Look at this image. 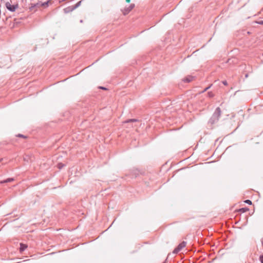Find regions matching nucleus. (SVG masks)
Returning <instances> with one entry per match:
<instances>
[{
	"label": "nucleus",
	"mask_w": 263,
	"mask_h": 263,
	"mask_svg": "<svg viewBox=\"0 0 263 263\" xmlns=\"http://www.w3.org/2000/svg\"><path fill=\"white\" fill-rule=\"evenodd\" d=\"M221 115V110L220 107H218L216 108L215 111L209 120L208 124L211 126L216 123L219 119Z\"/></svg>",
	"instance_id": "nucleus-1"
},
{
	"label": "nucleus",
	"mask_w": 263,
	"mask_h": 263,
	"mask_svg": "<svg viewBox=\"0 0 263 263\" xmlns=\"http://www.w3.org/2000/svg\"><path fill=\"white\" fill-rule=\"evenodd\" d=\"M186 245V242L185 241H182L181 242L173 251L174 254H177L179 251H180L183 248H184Z\"/></svg>",
	"instance_id": "nucleus-2"
},
{
	"label": "nucleus",
	"mask_w": 263,
	"mask_h": 263,
	"mask_svg": "<svg viewBox=\"0 0 263 263\" xmlns=\"http://www.w3.org/2000/svg\"><path fill=\"white\" fill-rule=\"evenodd\" d=\"M6 7L8 10H9L11 12H14L15 11L16 9L18 7V5H12L10 3L7 2L6 4Z\"/></svg>",
	"instance_id": "nucleus-3"
},
{
	"label": "nucleus",
	"mask_w": 263,
	"mask_h": 263,
	"mask_svg": "<svg viewBox=\"0 0 263 263\" xmlns=\"http://www.w3.org/2000/svg\"><path fill=\"white\" fill-rule=\"evenodd\" d=\"M134 7L135 4H132L128 7L125 8L124 10L122 11L123 14H127Z\"/></svg>",
	"instance_id": "nucleus-4"
},
{
	"label": "nucleus",
	"mask_w": 263,
	"mask_h": 263,
	"mask_svg": "<svg viewBox=\"0 0 263 263\" xmlns=\"http://www.w3.org/2000/svg\"><path fill=\"white\" fill-rule=\"evenodd\" d=\"M194 77L191 76H187L183 79V81L186 83H189L193 80Z\"/></svg>",
	"instance_id": "nucleus-5"
},
{
	"label": "nucleus",
	"mask_w": 263,
	"mask_h": 263,
	"mask_svg": "<svg viewBox=\"0 0 263 263\" xmlns=\"http://www.w3.org/2000/svg\"><path fill=\"white\" fill-rule=\"evenodd\" d=\"M14 180V179L13 178H9L6 180H4L3 181H0V184L4 183H8L12 182Z\"/></svg>",
	"instance_id": "nucleus-6"
},
{
	"label": "nucleus",
	"mask_w": 263,
	"mask_h": 263,
	"mask_svg": "<svg viewBox=\"0 0 263 263\" xmlns=\"http://www.w3.org/2000/svg\"><path fill=\"white\" fill-rule=\"evenodd\" d=\"M40 3H36L34 4H31V6L29 7L30 10H33L36 7H40Z\"/></svg>",
	"instance_id": "nucleus-7"
},
{
	"label": "nucleus",
	"mask_w": 263,
	"mask_h": 263,
	"mask_svg": "<svg viewBox=\"0 0 263 263\" xmlns=\"http://www.w3.org/2000/svg\"><path fill=\"white\" fill-rule=\"evenodd\" d=\"M27 247V246L25 244L20 243V252L24 251Z\"/></svg>",
	"instance_id": "nucleus-8"
},
{
	"label": "nucleus",
	"mask_w": 263,
	"mask_h": 263,
	"mask_svg": "<svg viewBox=\"0 0 263 263\" xmlns=\"http://www.w3.org/2000/svg\"><path fill=\"white\" fill-rule=\"evenodd\" d=\"M50 3V1H48L46 2H44V3H40V6H42L43 7H47L48 6H49V3Z\"/></svg>",
	"instance_id": "nucleus-9"
},
{
	"label": "nucleus",
	"mask_w": 263,
	"mask_h": 263,
	"mask_svg": "<svg viewBox=\"0 0 263 263\" xmlns=\"http://www.w3.org/2000/svg\"><path fill=\"white\" fill-rule=\"evenodd\" d=\"M138 120L136 119H129L127 120H126L124 122V123H133V122H137Z\"/></svg>",
	"instance_id": "nucleus-10"
},
{
	"label": "nucleus",
	"mask_w": 263,
	"mask_h": 263,
	"mask_svg": "<svg viewBox=\"0 0 263 263\" xmlns=\"http://www.w3.org/2000/svg\"><path fill=\"white\" fill-rule=\"evenodd\" d=\"M248 211H249V209L247 208H242L239 210V212L241 213H245Z\"/></svg>",
	"instance_id": "nucleus-11"
},
{
	"label": "nucleus",
	"mask_w": 263,
	"mask_h": 263,
	"mask_svg": "<svg viewBox=\"0 0 263 263\" xmlns=\"http://www.w3.org/2000/svg\"><path fill=\"white\" fill-rule=\"evenodd\" d=\"M81 1L79 2L78 3H77L74 6L72 7V8L71 9V10H73L74 9L78 8L81 5Z\"/></svg>",
	"instance_id": "nucleus-12"
},
{
	"label": "nucleus",
	"mask_w": 263,
	"mask_h": 263,
	"mask_svg": "<svg viewBox=\"0 0 263 263\" xmlns=\"http://www.w3.org/2000/svg\"><path fill=\"white\" fill-rule=\"evenodd\" d=\"M208 95L210 98H213L214 96V93L212 91L208 92Z\"/></svg>",
	"instance_id": "nucleus-13"
},
{
	"label": "nucleus",
	"mask_w": 263,
	"mask_h": 263,
	"mask_svg": "<svg viewBox=\"0 0 263 263\" xmlns=\"http://www.w3.org/2000/svg\"><path fill=\"white\" fill-rule=\"evenodd\" d=\"M259 261L261 263H263V254L259 256Z\"/></svg>",
	"instance_id": "nucleus-14"
},
{
	"label": "nucleus",
	"mask_w": 263,
	"mask_h": 263,
	"mask_svg": "<svg viewBox=\"0 0 263 263\" xmlns=\"http://www.w3.org/2000/svg\"><path fill=\"white\" fill-rule=\"evenodd\" d=\"M58 167L60 169H61L64 166V164H63L62 163H59L58 164Z\"/></svg>",
	"instance_id": "nucleus-15"
},
{
	"label": "nucleus",
	"mask_w": 263,
	"mask_h": 263,
	"mask_svg": "<svg viewBox=\"0 0 263 263\" xmlns=\"http://www.w3.org/2000/svg\"><path fill=\"white\" fill-rule=\"evenodd\" d=\"M245 202L249 204H252V201L250 200H246L245 201Z\"/></svg>",
	"instance_id": "nucleus-16"
},
{
	"label": "nucleus",
	"mask_w": 263,
	"mask_h": 263,
	"mask_svg": "<svg viewBox=\"0 0 263 263\" xmlns=\"http://www.w3.org/2000/svg\"><path fill=\"white\" fill-rule=\"evenodd\" d=\"M211 86H212V84H211L209 86H208V87H206V88H205V89L202 91V92H205V91H206V90H208V89H209L211 87Z\"/></svg>",
	"instance_id": "nucleus-17"
},
{
	"label": "nucleus",
	"mask_w": 263,
	"mask_h": 263,
	"mask_svg": "<svg viewBox=\"0 0 263 263\" xmlns=\"http://www.w3.org/2000/svg\"><path fill=\"white\" fill-rule=\"evenodd\" d=\"M17 137H21V138H26V136H25L24 135H22V134H18V135H17Z\"/></svg>",
	"instance_id": "nucleus-18"
},
{
	"label": "nucleus",
	"mask_w": 263,
	"mask_h": 263,
	"mask_svg": "<svg viewBox=\"0 0 263 263\" xmlns=\"http://www.w3.org/2000/svg\"><path fill=\"white\" fill-rule=\"evenodd\" d=\"M222 83L224 85H227L228 84L227 83V82L226 81H224L222 82Z\"/></svg>",
	"instance_id": "nucleus-19"
},
{
	"label": "nucleus",
	"mask_w": 263,
	"mask_h": 263,
	"mask_svg": "<svg viewBox=\"0 0 263 263\" xmlns=\"http://www.w3.org/2000/svg\"><path fill=\"white\" fill-rule=\"evenodd\" d=\"M258 23L259 24H261V25H262V24H263V21H261L259 22Z\"/></svg>",
	"instance_id": "nucleus-20"
},
{
	"label": "nucleus",
	"mask_w": 263,
	"mask_h": 263,
	"mask_svg": "<svg viewBox=\"0 0 263 263\" xmlns=\"http://www.w3.org/2000/svg\"><path fill=\"white\" fill-rule=\"evenodd\" d=\"M100 88L102 89H104V90L106 89V88L104 87H100Z\"/></svg>",
	"instance_id": "nucleus-21"
},
{
	"label": "nucleus",
	"mask_w": 263,
	"mask_h": 263,
	"mask_svg": "<svg viewBox=\"0 0 263 263\" xmlns=\"http://www.w3.org/2000/svg\"><path fill=\"white\" fill-rule=\"evenodd\" d=\"M261 245H262V246L263 247V237L261 239Z\"/></svg>",
	"instance_id": "nucleus-22"
},
{
	"label": "nucleus",
	"mask_w": 263,
	"mask_h": 263,
	"mask_svg": "<svg viewBox=\"0 0 263 263\" xmlns=\"http://www.w3.org/2000/svg\"><path fill=\"white\" fill-rule=\"evenodd\" d=\"M130 0H126V2L127 3H129V2H130Z\"/></svg>",
	"instance_id": "nucleus-23"
},
{
	"label": "nucleus",
	"mask_w": 263,
	"mask_h": 263,
	"mask_svg": "<svg viewBox=\"0 0 263 263\" xmlns=\"http://www.w3.org/2000/svg\"><path fill=\"white\" fill-rule=\"evenodd\" d=\"M80 22H81V23H82V22H83V21H82V20H81Z\"/></svg>",
	"instance_id": "nucleus-24"
},
{
	"label": "nucleus",
	"mask_w": 263,
	"mask_h": 263,
	"mask_svg": "<svg viewBox=\"0 0 263 263\" xmlns=\"http://www.w3.org/2000/svg\"><path fill=\"white\" fill-rule=\"evenodd\" d=\"M2 160H3L2 159H0V162H1Z\"/></svg>",
	"instance_id": "nucleus-25"
},
{
	"label": "nucleus",
	"mask_w": 263,
	"mask_h": 263,
	"mask_svg": "<svg viewBox=\"0 0 263 263\" xmlns=\"http://www.w3.org/2000/svg\"><path fill=\"white\" fill-rule=\"evenodd\" d=\"M1 2H3V1H4V0H1Z\"/></svg>",
	"instance_id": "nucleus-26"
},
{
	"label": "nucleus",
	"mask_w": 263,
	"mask_h": 263,
	"mask_svg": "<svg viewBox=\"0 0 263 263\" xmlns=\"http://www.w3.org/2000/svg\"><path fill=\"white\" fill-rule=\"evenodd\" d=\"M163 263H166V261H164V262H163Z\"/></svg>",
	"instance_id": "nucleus-27"
}]
</instances>
